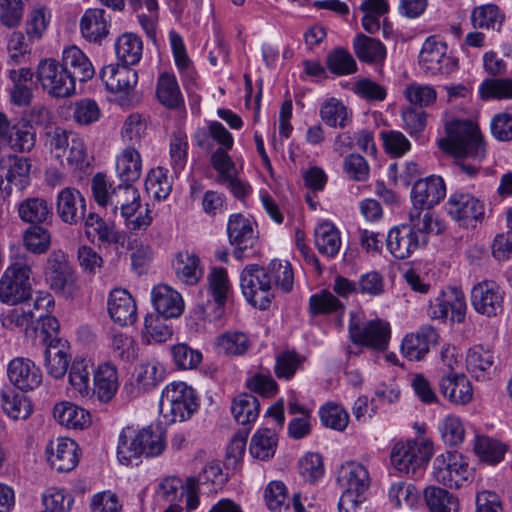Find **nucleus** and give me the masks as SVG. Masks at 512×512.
I'll return each instance as SVG.
<instances>
[{"mask_svg": "<svg viewBox=\"0 0 512 512\" xmlns=\"http://www.w3.org/2000/svg\"><path fill=\"white\" fill-rule=\"evenodd\" d=\"M446 195V185L442 177L430 175L415 181L411 191L413 207L409 212V220L416 222L415 226L421 232H434L439 234L443 231V224L433 217L430 209Z\"/></svg>", "mask_w": 512, "mask_h": 512, "instance_id": "1", "label": "nucleus"}, {"mask_svg": "<svg viewBox=\"0 0 512 512\" xmlns=\"http://www.w3.org/2000/svg\"><path fill=\"white\" fill-rule=\"evenodd\" d=\"M447 136L438 140V146L455 158H468L480 163L486 155L483 135L472 120H452L445 125Z\"/></svg>", "mask_w": 512, "mask_h": 512, "instance_id": "2", "label": "nucleus"}, {"mask_svg": "<svg viewBox=\"0 0 512 512\" xmlns=\"http://www.w3.org/2000/svg\"><path fill=\"white\" fill-rule=\"evenodd\" d=\"M133 429L126 427L119 435L117 457L122 464H132L133 460L144 455L156 457L162 454L165 444V432L159 424H150L132 436Z\"/></svg>", "mask_w": 512, "mask_h": 512, "instance_id": "3", "label": "nucleus"}, {"mask_svg": "<svg viewBox=\"0 0 512 512\" xmlns=\"http://www.w3.org/2000/svg\"><path fill=\"white\" fill-rule=\"evenodd\" d=\"M34 257L28 252L15 255L0 278V301L7 305L27 302L32 295Z\"/></svg>", "mask_w": 512, "mask_h": 512, "instance_id": "4", "label": "nucleus"}, {"mask_svg": "<svg viewBox=\"0 0 512 512\" xmlns=\"http://www.w3.org/2000/svg\"><path fill=\"white\" fill-rule=\"evenodd\" d=\"M260 403L252 394L243 393L234 398L231 413L235 421L243 427L234 433L226 451V470H238L246 450L250 424L259 416Z\"/></svg>", "mask_w": 512, "mask_h": 512, "instance_id": "5", "label": "nucleus"}, {"mask_svg": "<svg viewBox=\"0 0 512 512\" xmlns=\"http://www.w3.org/2000/svg\"><path fill=\"white\" fill-rule=\"evenodd\" d=\"M45 146L64 167L81 171L88 165L85 143L73 131L54 127L45 133Z\"/></svg>", "mask_w": 512, "mask_h": 512, "instance_id": "6", "label": "nucleus"}, {"mask_svg": "<svg viewBox=\"0 0 512 512\" xmlns=\"http://www.w3.org/2000/svg\"><path fill=\"white\" fill-rule=\"evenodd\" d=\"M199 406L195 390L185 382H172L162 391L159 411L166 423L184 422Z\"/></svg>", "mask_w": 512, "mask_h": 512, "instance_id": "7", "label": "nucleus"}, {"mask_svg": "<svg viewBox=\"0 0 512 512\" xmlns=\"http://www.w3.org/2000/svg\"><path fill=\"white\" fill-rule=\"evenodd\" d=\"M269 276L266 268L257 264L247 265L240 276V286L245 299L259 310L268 309L275 297Z\"/></svg>", "mask_w": 512, "mask_h": 512, "instance_id": "8", "label": "nucleus"}, {"mask_svg": "<svg viewBox=\"0 0 512 512\" xmlns=\"http://www.w3.org/2000/svg\"><path fill=\"white\" fill-rule=\"evenodd\" d=\"M36 79L42 90L53 98H68L76 90L70 70H65V66L52 58H46L39 62Z\"/></svg>", "mask_w": 512, "mask_h": 512, "instance_id": "9", "label": "nucleus"}, {"mask_svg": "<svg viewBox=\"0 0 512 512\" xmlns=\"http://www.w3.org/2000/svg\"><path fill=\"white\" fill-rule=\"evenodd\" d=\"M432 456V445L426 441L397 443L391 452V462L400 472L420 477L426 463Z\"/></svg>", "mask_w": 512, "mask_h": 512, "instance_id": "10", "label": "nucleus"}, {"mask_svg": "<svg viewBox=\"0 0 512 512\" xmlns=\"http://www.w3.org/2000/svg\"><path fill=\"white\" fill-rule=\"evenodd\" d=\"M226 230L236 260L243 262L258 255V237L250 220L242 214H233L229 217Z\"/></svg>", "mask_w": 512, "mask_h": 512, "instance_id": "11", "label": "nucleus"}, {"mask_svg": "<svg viewBox=\"0 0 512 512\" xmlns=\"http://www.w3.org/2000/svg\"><path fill=\"white\" fill-rule=\"evenodd\" d=\"M45 278L51 290L66 297L77 290V276L62 250L52 251L46 261Z\"/></svg>", "mask_w": 512, "mask_h": 512, "instance_id": "12", "label": "nucleus"}, {"mask_svg": "<svg viewBox=\"0 0 512 512\" xmlns=\"http://www.w3.org/2000/svg\"><path fill=\"white\" fill-rule=\"evenodd\" d=\"M195 144L209 155L210 167L217 172V181H224V126L210 121L194 133Z\"/></svg>", "mask_w": 512, "mask_h": 512, "instance_id": "13", "label": "nucleus"}, {"mask_svg": "<svg viewBox=\"0 0 512 512\" xmlns=\"http://www.w3.org/2000/svg\"><path fill=\"white\" fill-rule=\"evenodd\" d=\"M469 467L463 456L447 451L435 457L432 465L433 479L449 488L461 487L469 478Z\"/></svg>", "mask_w": 512, "mask_h": 512, "instance_id": "14", "label": "nucleus"}, {"mask_svg": "<svg viewBox=\"0 0 512 512\" xmlns=\"http://www.w3.org/2000/svg\"><path fill=\"white\" fill-rule=\"evenodd\" d=\"M445 42L435 36L428 37L419 54V65L421 69L430 75L451 74L458 67V61L447 54Z\"/></svg>", "mask_w": 512, "mask_h": 512, "instance_id": "15", "label": "nucleus"}, {"mask_svg": "<svg viewBox=\"0 0 512 512\" xmlns=\"http://www.w3.org/2000/svg\"><path fill=\"white\" fill-rule=\"evenodd\" d=\"M390 332L389 323L381 319L361 322L352 318L349 323V335L353 343L379 351L388 347Z\"/></svg>", "mask_w": 512, "mask_h": 512, "instance_id": "16", "label": "nucleus"}, {"mask_svg": "<svg viewBox=\"0 0 512 512\" xmlns=\"http://www.w3.org/2000/svg\"><path fill=\"white\" fill-rule=\"evenodd\" d=\"M447 214L460 225L475 227L477 222L484 219V203L474 195L455 191L445 203Z\"/></svg>", "mask_w": 512, "mask_h": 512, "instance_id": "17", "label": "nucleus"}, {"mask_svg": "<svg viewBox=\"0 0 512 512\" xmlns=\"http://www.w3.org/2000/svg\"><path fill=\"white\" fill-rule=\"evenodd\" d=\"M414 221L409 220L408 224L393 227L386 238L387 248L397 259L408 258L421 244H425L426 235L431 232H421ZM435 234L434 232H432Z\"/></svg>", "mask_w": 512, "mask_h": 512, "instance_id": "18", "label": "nucleus"}, {"mask_svg": "<svg viewBox=\"0 0 512 512\" xmlns=\"http://www.w3.org/2000/svg\"><path fill=\"white\" fill-rule=\"evenodd\" d=\"M471 305L474 310L488 318L500 315L504 310L505 291L492 280H484L471 289Z\"/></svg>", "mask_w": 512, "mask_h": 512, "instance_id": "19", "label": "nucleus"}, {"mask_svg": "<svg viewBox=\"0 0 512 512\" xmlns=\"http://www.w3.org/2000/svg\"><path fill=\"white\" fill-rule=\"evenodd\" d=\"M467 305L463 291L457 287H447L430 301L427 313L432 319H445L451 314L452 321L462 322Z\"/></svg>", "mask_w": 512, "mask_h": 512, "instance_id": "20", "label": "nucleus"}, {"mask_svg": "<svg viewBox=\"0 0 512 512\" xmlns=\"http://www.w3.org/2000/svg\"><path fill=\"white\" fill-rule=\"evenodd\" d=\"M7 376L14 388L28 392L38 388L43 380L41 369L29 358L15 357L8 363Z\"/></svg>", "mask_w": 512, "mask_h": 512, "instance_id": "21", "label": "nucleus"}, {"mask_svg": "<svg viewBox=\"0 0 512 512\" xmlns=\"http://www.w3.org/2000/svg\"><path fill=\"white\" fill-rule=\"evenodd\" d=\"M56 212L64 223L76 225L85 219L86 200L76 188L66 187L57 195Z\"/></svg>", "mask_w": 512, "mask_h": 512, "instance_id": "22", "label": "nucleus"}, {"mask_svg": "<svg viewBox=\"0 0 512 512\" xmlns=\"http://www.w3.org/2000/svg\"><path fill=\"white\" fill-rule=\"evenodd\" d=\"M77 451L78 445L70 438H57L46 448L48 462L58 472H69L76 467L79 461Z\"/></svg>", "mask_w": 512, "mask_h": 512, "instance_id": "23", "label": "nucleus"}, {"mask_svg": "<svg viewBox=\"0 0 512 512\" xmlns=\"http://www.w3.org/2000/svg\"><path fill=\"white\" fill-rule=\"evenodd\" d=\"M82 37L90 43L101 44L110 32L111 17L104 9L89 8L80 19Z\"/></svg>", "mask_w": 512, "mask_h": 512, "instance_id": "24", "label": "nucleus"}, {"mask_svg": "<svg viewBox=\"0 0 512 512\" xmlns=\"http://www.w3.org/2000/svg\"><path fill=\"white\" fill-rule=\"evenodd\" d=\"M438 340V333L431 325H422L418 331L407 334L401 343L402 355L410 361H420Z\"/></svg>", "mask_w": 512, "mask_h": 512, "instance_id": "25", "label": "nucleus"}, {"mask_svg": "<svg viewBox=\"0 0 512 512\" xmlns=\"http://www.w3.org/2000/svg\"><path fill=\"white\" fill-rule=\"evenodd\" d=\"M130 65H108L100 73L106 88L113 93H123L129 96L138 81L137 72Z\"/></svg>", "mask_w": 512, "mask_h": 512, "instance_id": "26", "label": "nucleus"}, {"mask_svg": "<svg viewBox=\"0 0 512 512\" xmlns=\"http://www.w3.org/2000/svg\"><path fill=\"white\" fill-rule=\"evenodd\" d=\"M337 482L344 489L343 492L364 495L370 487L371 478L363 464L349 461L338 470Z\"/></svg>", "mask_w": 512, "mask_h": 512, "instance_id": "27", "label": "nucleus"}, {"mask_svg": "<svg viewBox=\"0 0 512 512\" xmlns=\"http://www.w3.org/2000/svg\"><path fill=\"white\" fill-rule=\"evenodd\" d=\"M151 300L158 315L163 318H177L184 311V301L179 292L166 284H159L151 291Z\"/></svg>", "mask_w": 512, "mask_h": 512, "instance_id": "28", "label": "nucleus"}, {"mask_svg": "<svg viewBox=\"0 0 512 512\" xmlns=\"http://www.w3.org/2000/svg\"><path fill=\"white\" fill-rule=\"evenodd\" d=\"M108 313L121 326L133 324L137 319V307L131 294L125 289H114L108 298Z\"/></svg>", "mask_w": 512, "mask_h": 512, "instance_id": "29", "label": "nucleus"}, {"mask_svg": "<svg viewBox=\"0 0 512 512\" xmlns=\"http://www.w3.org/2000/svg\"><path fill=\"white\" fill-rule=\"evenodd\" d=\"M206 280L208 299L205 313L210 320H220L224 315V269L211 268Z\"/></svg>", "mask_w": 512, "mask_h": 512, "instance_id": "30", "label": "nucleus"}, {"mask_svg": "<svg viewBox=\"0 0 512 512\" xmlns=\"http://www.w3.org/2000/svg\"><path fill=\"white\" fill-rule=\"evenodd\" d=\"M439 389L454 404L465 405L473 398L471 383L464 374L450 373L442 376Z\"/></svg>", "mask_w": 512, "mask_h": 512, "instance_id": "31", "label": "nucleus"}, {"mask_svg": "<svg viewBox=\"0 0 512 512\" xmlns=\"http://www.w3.org/2000/svg\"><path fill=\"white\" fill-rule=\"evenodd\" d=\"M0 405L3 412L14 421L27 420L33 412L29 398L12 387L0 390Z\"/></svg>", "mask_w": 512, "mask_h": 512, "instance_id": "32", "label": "nucleus"}, {"mask_svg": "<svg viewBox=\"0 0 512 512\" xmlns=\"http://www.w3.org/2000/svg\"><path fill=\"white\" fill-rule=\"evenodd\" d=\"M93 380V395L102 403L111 401L119 386L117 368L110 362L103 363L95 371Z\"/></svg>", "mask_w": 512, "mask_h": 512, "instance_id": "33", "label": "nucleus"}, {"mask_svg": "<svg viewBox=\"0 0 512 512\" xmlns=\"http://www.w3.org/2000/svg\"><path fill=\"white\" fill-rule=\"evenodd\" d=\"M493 352L482 345L471 347L466 355V368L477 381H484L491 377L493 372Z\"/></svg>", "mask_w": 512, "mask_h": 512, "instance_id": "34", "label": "nucleus"}, {"mask_svg": "<svg viewBox=\"0 0 512 512\" xmlns=\"http://www.w3.org/2000/svg\"><path fill=\"white\" fill-rule=\"evenodd\" d=\"M62 66L65 70H70L73 80L85 82L94 76V68L87 56L76 46H70L64 49L62 53Z\"/></svg>", "mask_w": 512, "mask_h": 512, "instance_id": "35", "label": "nucleus"}, {"mask_svg": "<svg viewBox=\"0 0 512 512\" xmlns=\"http://www.w3.org/2000/svg\"><path fill=\"white\" fill-rule=\"evenodd\" d=\"M353 49L361 62L373 65H383L387 55L386 47L380 40L362 33L355 36Z\"/></svg>", "mask_w": 512, "mask_h": 512, "instance_id": "36", "label": "nucleus"}, {"mask_svg": "<svg viewBox=\"0 0 512 512\" xmlns=\"http://www.w3.org/2000/svg\"><path fill=\"white\" fill-rule=\"evenodd\" d=\"M54 419L62 426L69 429H85L91 424L90 413L71 403L60 402L54 406Z\"/></svg>", "mask_w": 512, "mask_h": 512, "instance_id": "37", "label": "nucleus"}, {"mask_svg": "<svg viewBox=\"0 0 512 512\" xmlns=\"http://www.w3.org/2000/svg\"><path fill=\"white\" fill-rule=\"evenodd\" d=\"M173 268L177 278L187 285L197 284L203 275L200 258L189 250H183L176 254Z\"/></svg>", "mask_w": 512, "mask_h": 512, "instance_id": "38", "label": "nucleus"}, {"mask_svg": "<svg viewBox=\"0 0 512 512\" xmlns=\"http://www.w3.org/2000/svg\"><path fill=\"white\" fill-rule=\"evenodd\" d=\"M138 190L132 184L120 183L115 186V191L110 198V206L113 211L120 209L125 219L132 217L140 207Z\"/></svg>", "mask_w": 512, "mask_h": 512, "instance_id": "39", "label": "nucleus"}, {"mask_svg": "<svg viewBox=\"0 0 512 512\" xmlns=\"http://www.w3.org/2000/svg\"><path fill=\"white\" fill-rule=\"evenodd\" d=\"M243 160H233L226 154V187L238 200L244 201L252 193V186L242 176Z\"/></svg>", "mask_w": 512, "mask_h": 512, "instance_id": "40", "label": "nucleus"}, {"mask_svg": "<svg viewBox=\"0 0 512 512\" xmlns=\"http://www.w3.org/2000/svg\"><path fill=\"white\" fill-rule=\"evenodd\" d=\"M18 215L25 223L39 225L51 219L53 213L51 205L45 199L30 197L19 203Z\"/></svg>", "mask_w": 512, "mask_h": 512, "instance_id": "41", "label": "nucleus"}, {"mask_svg": "<svg viewBox=\"0 0 512 512\" xmlns=\"http://www.w3.org/2000/svg\"><path fill=\"white\" fill-rule=\"evenodd\" d=\"M315 245L320 254L334 258L341 247L340 232L330 222L320 223L314 232Z\"/></svg>", "mask_w": 512, "mask_h": 512, "instance_id": "42", "label": "nucleus"}, {"mask_svg": "<svg viewBox=\"0 0 512 512\" xmlns=\"http://www.w3.org/2000/svg\"><path fill=\"white\" fill-rule=\"evenodd\" d=\"M277 445L276 430L267 427L260 428L252 436L249 451L254 458L265 461L274 456Z\"/></svg>", "mask_w": 512, "mask_h": 512, "instance_id": "43", "label": "nucleus"}, {"mask_svg": "<svg viewBox=\"0 0 512 512\" xmlns=\"http://www.w3.org/2000/svg\"><path fill=\"white\" fill-rule=\"evenodd\" d=\"M85 220V232L88 238L97 237L101 243H120L123 236L113 223H106L99 215L89 213Z\"/></svg>", "mask_w": 512, "mask_h": 512, "instance_id": "44", "label": "nucleus"}, {"mask_svg": "<svg viewBox=\"0 0 512 512\" xmlns=\"http://www.w3.org/2000/svg\"><path fill=\"white\" fill-rule=\"evenodd\" d=\"M115 51L122 64L135 65L141 60L143 42L135 33H124L117 38Z\"/></svg>", "mask_w": 512, "mask_h": 512, "instance_id": "45", "label": "nucleus"}, {"mask_svg": "<svg viewBox=\"0 0 512 512\" xmlns=\"http://www.w3.org/2000/svg\"><path fill=\"white\" fill-rule=\"evenodd\" d=\"M116 169L121 182L128 184L136 182L142 172V161L139 152L132 147L124 149L117 159Z\"/></svg>", "mask_w": 512, "mask_h": 512, "instance_id": "46", "label": "nucleus"}, {"mask_svg": "<svg viewBox=\"0 0 512 512\" xmlns=\"http://www.w3.org/2000/svg\"><path fill=\"white\" fill-rule=\"evenodd\" d=\"M424 499L430 512H458V498L442 488L427 487L424 490Z\"/></svg>", "mask_w": 512, "mask_h": 512, "instance_id": "47", "label": "nucleus"}, {"mask_svg": "<svg viewBox=\"0 0 512 512\" xmlns=\"http://www.w3.org/2000/svg\"><path fill=\"white\" fill-rule=\"evenodd\" d=\"M156 95L159 102L167 108L174 109L180 106L182 95L174 75L163 73L157 83Z\"/></svg>", "mask_w": 512, "mask_h": 512, "instance_id": "48", "label": "nucleus"}, {"mask_svg": "<svg viewBox=\"0 0 512 512\" xmlns=\"http://www.w3.org/2000/svg\"><path fill=\"white\" fill-rule=\"evenodd\" d=\"M266 268L272 280V287L275 286L283 293H289L294 284L292 266L288 261L273 259Z\"/></svg>", "mask_w": 512, "mask_h": 512, "instance_id": "49", "label": "nucleus"}, {"mask_svg": "<svg viewBox=\"0 0 512 512\" xmlns=\"http://www.w3.org/2000/svg\"><path fill=\"white\" fill-rule=\"evenodd\" d=\"M145 189L149 195L157 200L166 199L172 190L168 170L163 167L151 169L145 180Z\"/></svg>", "mask_w": 512, "mask_h": 512, "instance_id": "50", "label": "nucleus"}, {"mask_svg": "<svg viewBox=\"0 0 512 512\" xmlns=\"http://www.w3.org/2000/svg\"><path fill=\"white\" fill-rule=\"evenodd\" d=\"M320 117L323 122L334 128H344L350 121L347 107L336 98H329L323 102Z\"/></svg>", "mask_w": 512, "mask_h": 512, "instance_id": "51", "label": "nucleus"}, {"mask_svg": "<svg viewBox=\"0 0 512 512\" xmlns=\"http://www.w3.org/2000/svg\"><path fill=\"white\" fill-rule=\"evenodd\" d=\"M410 106L423 109L432 106L437 100V92L431 85L411 83L404 90Z\"/></svg>", "mask_w": 512, "mask_h": 512, "instance_id": "52", "label": "nucleus"}, {"mask_svg": "<svg viewBox=\"0 0 512 512\" xmlns=\"http://www.w3.org/2000/svg\"><path fill=\"white\" fill-rule=\"evenodd\" d=\"M481 99L512 100V78H491L479 87Z\"/></svg>", "mask_w": 512, "mask_h": 512, "instance_id": "53", "label": "nucleus"}, {"mask_svg": "<svg viewBox=\"0 0 512 512\" xmlns=\"http://www.w3.org/2000/svg\"><path fill=\"white\" fill-rule=\"evenodd\" d=\"M173 362L178 370H194L202 362V353L186 343H178L170 348Z\"/></svg>", "mask_w": 512, "mask_h": 512, "instance_id": "54", "label": "nucleus"}, {"mask_svg": "<svg viewBox=\"0 0 512 512\" xmlns=\"http://www.w3.org/2000/svg\"><path fill=\"white\" fill-rule=\"evenodd\" d=\"M93 365L86 359H75L69 371V382L82 396L90 393V375Z\"/></svg>", "mask_w": 512, "mask_h": 512, "instance_id": "55", "label": "nucleus"}, {"mask_svg": "<svg viewBox=\"0 0 512 512\" xmlns=\"http://www.w3.org/2000/svg\"><path fill=\"white\" fill-rule=\"evenodd\" d=\"M326 64L331 73L350 75L357 71V63L352 55L343 48H336L327 55Z\"/></svg>", "mask_w": 512, "mask_h": 512, "instance_id": "56", "label": "nucleus"}, {"mask_svg": "<svg viewBox=\"0 0 512 512\" xmlns=\"http://www.w3.org/2000/svg\"><path fill=\"white\" fill-rule=\"evenodd\" d=\"M442 440L449 446L461 444L465 437V429L460 417L449 414L438 425Z\"/></svg>", "mask_w": 512, "mask_h": 512, "instance_id": "57", "label": "nucleus"}, {"mask_svg": "<svg viewBox=\"0 0 512 512\" xmlns=\"http://www.w3.org/2000/svg\"><path fill=\"white\" fill-rule=\"evenodd\" d=\"M388 496L390 502L397 508L413 507L419 499V493L415 486L404 481L392 483Z\"/></svg>", "mask_w": 512, "mask_h": 512, "instance_id": "58", "label": "nucleus"}, {"mask_svg": "<svg viewBox=\"0 0 512 512\" xmlns=\"http://www.w3.org/2000/svg\"><path fill=\"white\" fill-rule=\"evenodd\" d=\"M344 305L328 290H322L310 296L309 311L313 315L342 311Z\"/></svg>", "mask_w": 512, "mask_h": 512, "instance_id": "59", "label": "nucleus"}, {"mask_svg": "<svg viewBox=\"0 0 512 512\" xmlns=\"http://www.w3.org/2000/svg\"><path fill=\"white\" fill-rule=\"evenodd\" d=\"M30 168L31 165L26 158L15 156L10 159L5 176L16 189L23 191L30 182Z\"/></svg>", "mask_w": 512, "mask_h": 512, "instance_id": "60", "label": "nucleus"}, {"mask_svg": "<svg viewBox=\"0 0 512 512\" xmlns=\"http://www.w3.org/2000/svg\"><path fill=\"white\" fill-rule=\"evenodd\" d=\"M474 27L495 29L500 27L503 21L499 8L494 4H486L475 8L471 14Z\"/></svg>", "mask_w": 512, "mask_h": 512, "instance_id": "61", "label": "nucleus"}, {"mask_svg": "<svg viewBox=\"0 0 512 512\" xmlns=\"http://www.w3.org/2000/svg\"><path fill=\"white\" fill-rule=\"evenodd\" d=\"M298 470L305 481L315 483L324 475L322 456L314 452L305 454L298 462Z\"/></svg>", "mask_w": 512, "mask_h": 512, "instance_id": "62", "label": "nucleus"}, {"mask_svg": "<svg viewBox=\"0 0 512 512\" xmlns=\"http://www.w3.org/2000/svg\"><path fill=\"white\" fill-rule=\"evenodd\" d=\"M23 240L26 249L34 254L45 253L51 244L49 231L40 225H34L28 228L24 234Z\"/></svg>", "mask_w": 512, "mask_h": 512, "instance_id": "63", "label": "nucleus"}, {"mask_svg": "<svg viewBox=\"0 0 512 512\" xmlns=\"http://www.w3.org/2000/svg\"><path fill=\"white\" fill-rule=\"evenodd\" d=\"M474 450L481 460L491 464L501 461L505 454L502 444L486 436L476 438Z\"/></svg>", "mask_w": 512, "mask_h": 512, "instance_id": "64", "label": "nucleus"}]
</instances>
